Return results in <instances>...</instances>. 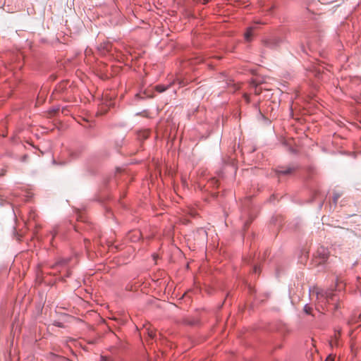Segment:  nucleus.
Instances as JSON below:
<instances>
[{
    "label": "nucleus",
    "mask_w": 361,
    "mask_h": 361,
    "mask_svg": "<svg viewBox=\"0 0 361 361\" xmlns=\"http://www.w3.org/2000/svg\"><path fill=\"white\" fill-rule=\"evenodd\" d=\"M318 306L329 312H336L341 306L339 297L331 290H321L317 293Z\"/></svg>",
    "instance_id": "f257e3e1"
},
{
    "label": "nucleus",
    "mask_w": 361,
    "mask_h": 361,
    "mask_svg": "<svg viewBox=\"0 0 361 361\" xmlns=\"http://www.w3.org/2000/svg\"><path fill=\"white\" fill-rule=\"evenodd\" d=\"M329 251L324 246H321L317 249L314 256V262L317 264H323L327 262L329 257Z\"/></svg>",
    "instance_id": "f03ea898"
},
{
    "label": "nucleus",
    "mask_w": 361,
    "mask_h": 361,
    "mask_svg": "<svg viewBox=\"0 0 361 361\" xmlns=\"http://www.w3.org/2000/svg\"><path fill=\"white\" fill-rule=\"evenodd\" d=\"M298 169V166L295 164H291L288 166H280L276 169V174L278 177L280 176H286L292 174Z\"/></svg>",
    "instance_id": "7ed1b4c3"
},
{
    "label": "nucleus",
    "mask_w": 361,
    "mask_h": 361,
    "mask_svg": "<svg viewBox=\"0 0 361 361\" xmlns=\"http://www.w3.org/2000/svg\"><path fill=\"white\" fill-rule=\"evenodd\" d=\"M283 42V39L280 37H273L264 41V44L271 49L279 47Z\"/></svg>",
    "instance_id": "20e7f679"
},
{
    "label": "nucleus",
    "mask_w": 361,
    "mask_h": 361,
    "mask_svg": "<svg viewBox=\"0 0 361 361\" xmlns=\"http://www.w3.org/2000/svg\"><path fill=\"white\" fill-rule=\"evenodd\" d=\"M325 198V196L322 195L320 191L316 190L313 193L312 200L311 201L313 202L318 200V207L319 209H321L323 207Z\"/></svg>",
    "instance_id": "39448f33"
},
{
    "label": "nucleus",
    "mask_w": 361,
    "mask_h": 361,
    "mask_svg": "<svg viewBox=\"0 0 361 361\" xmlns=\"http://www.w3.org/2000/svg\"><path fill=\"white\" fill-rule=\"evenodd\" d=\"M254 29H255V27H249L246 32H245V35H244V37H245V41L247 42H250L252 39V36H253V30Z\"/></svg>",
    "instance_id": "423d86ee"
},
{
    "label": "nucleus",
    "mask_w": 361,
    "mask_h": 361,
    "mask_svg": "<svg viewBox=\"0 0 361 361\" xmlns=\"http://www.w3.org/2000/svg\"><path fill=\"white\" fill-rule=\"evenodd\" d=\"M111 44L109 42H105L100 44L99 49L104 52H109L111 49Z\"/></svg>",
    "instance_id": "0eeeda50"
},
{
    "label": "nucleus",
    "mask_w": 361,
    "mask_h": 361,
    "mask_svg": "<svg viewBox=\"0 0 361 361\" xmlns=\"http://www.w3.org/2000/svg\"><path fill=\"white\" fill-rule=\"evenodd\" d=\"M334 195L332 198V202L336 205L338 199L343 195V192L338 190H334Z\"/></svg>",
    "instance_id": "6e6552de"
},
{
    "label": "nucleus",
    "mask_w": 361,
    "mask_h": 361,
    "mask_svg": "<svg viewBox=\"0 0 361 361\" xmlns=\"http://www.w3.org/2000/svg\"><path fill=\"white\" fill-rule=\"evenodd\" d=\"M70 258H64V259H61L60 260H59L54 266L53 267H63V266H66V264H68L69 261H70Z\"/></svg>",
    "instance_id": "1a4fd4ad"
},
{
    "label": "nucleus",
    "mask_w": 361,
    "mask_h": 361,
    "mask_svg": "<svg viewBox=\"0 0 361 361\" xmlns=\"http://www.w3.org/2000/svg\"><path fill=\"white\" fill-rule=\"evenodd\" d=\"M250 86L252 88L255 89L254 92H255V94H260V92L262 91V89L258 87V85H257V83L255 81L252 80L250 82Z\"/></svg>",
    "instance_id": "9d476101"
},
{
    "label": "nucleus",
    "mask_w": 361,
    "mask_h": 361,
    "mask_svg": "<svg viewBox=\"0 0 361 361\" xmlns=\"http://www.w3.org/2000/svg\"><path fill=\"white\" fill-rule=\"evenodd\" d=\"M169 86H165V85H157L156 86V90L159 92H164V91H166L168 88H169Z\"/></svg>",
    "instance_id": "9b49d317"
},
{
    "label": "nucleus",
    "mask_w": 361,
    "mask_h": 361,
    "mask_svg": "<svg viewBox=\"0 0 361 361\" xmlns=\"http://www.w3.org/2000/svg\"><path fill=\"white\" fill-rule=\"evenodd\" d=\"M312 308L308 305H305L304 307V312L307 314H312Z\"/></svg>",
    "instance_id": "f8f14e48"
},
{
    "label": "nucleus",
    "mask_w": 361,
    "mask_h": 361,
    "mask_svg": "<svg viewBox=\"0 0 361 361\" xmlns=\"http://www.w3.org/2000/svg\"><path fill=\"white\" fill-rule=\"evenodd\" d=\"M57 233H58V231H57L56 228H54L53 231H51L50 232V235H51V243L52 245H53V239L57 235Z\"/></svg>",
    "instance_id": "ddd939ff"
},
{
    "label": "nucleus",
    "mask_w": 361,
    "mask_h": 361,
    "mask_svg": "<svg viewBox=\"0 0 361 361\" xmlns=\"http://www.w3.org/2000/svg\"><path fill=\"white\" fill-rule=\"evenodd\" d=\"M209 184L214 187H218V180L213 178L209 181Z\"/></svg>",
    "instance_id": "4468645a"
},
{
    "label": "nucleus",
    "mask_w": 361,
    "mask_h": 361,
    "mask_svg": "<svg viewBox=\"0 0 361 361\" xmlns=\"http://www.w3.org/2000/svg\"><path fill=\"white\" fill-rule=\"evenodd\" d=\"M28 155L27 154H24L23 156H22L20 158V161H22V162H27V160H28Z\"/></svg>",
    "instance_id": "2eb2a0df"
},
{
    "label": "nucleus",
    "mask_w": 361,
    "mask_h": 361,
    "mask_svg": "<svg viewBox=\"0 0 361 361\" xmlns=\"http://www.w3.org/2000/svg\"><path fill=\"white\" fill-rule=\"evenodd\" d=\"M29 218L32 219H34L35 218V212L30 211V212L29 214Z\"/></svg>",
    "instance_id": "dca6fc26"
},
{
    "label": "nucleus",
    "mask_w": 361,
    "mask_h": 361,
    "mask_svg": "<svg viewBox=\"0 0 361 361\" xmlns=\"http://www.w3.org/2000/svg\"><path fill=\"white\" fill-rule=\"evenodd\" d=\"M253 271L257 274L259 271V267L257 265H255L253 267Z\"/></svg>",
    "instance_id": "f3484780"
},
{
    "label": "nucleus",
    "mask_w": 361,
    "mask_h": 361,
    "mask_svg": "<svg viewBox=\"0 0 361 361\" xmlns=\"http://www.w3.org/2000/svg\"><path fill=\"white\" fill-rule=\"evenodd\" d=\"M101 361H111V360L109 358H108L106 357L101 356Z\"/></svg>",
    "instance_id": "a211bd4d"
},
{
    "label": "nucleus",
    "mask_w": 361,
    "mask_h": 361,
    "mask_svg": "<svg viewBox=\"0 0 361 361\" xmlns=\"http://www.w3.org/2000/svg\"><path fill=\"white\" fill-rule=\"evenodd\" d=\"M244 97H245V99H246L247 102H249L248 96L246 94L244 95Z\"/></svg>",
    "instance_id": "6ab92c4d"
},
{
    "label": "nucleus",
    "mask_w": 361,
    "mask_h": 361,
    "mask_svg": "<svg viewBox=\"0 0 361 361\" xmlns=\"http://www.w3.org/2000/svg\"><path fill=\"white\" fill-rule=\"evenodd\" d=\"M248 224H249V222H246V223L245 224L244 226H245V228H247V227L248 226Z\"/></svg>",
    "instance_id": "aec40b11"
},
{
    "label": "nucleus",
    "mask_w": 361,
    "mask_h": 361,
    "mask_svg": "<svg viewBox=\"0 0 361 361\" xmlns=\"http://www.w3.org/2000/svg\"><path fill=\"white\" fill-rule=\"evenodd\" d=\"M209 0H204V2H203V3L205 4L208 3V2H209Z\"/></svg>",
    "instance_id": "412c9836"
},
{
    "label": "nucleus",
    "mask_w": 361,
    "mask_h": 361,
    "mask_svg": "<svg viewBox=\"0 0 361 361\" xmlns=\"http://www.w3.org/2000/svg\"><path fill=\"white\" fill-rule=\"evenodd\" d=\"M148 137V133H146V135L145 136V138H147Z\"/></svg>",
    "instance_id": "4be33fe9"
}]
</instances>
